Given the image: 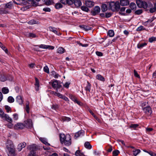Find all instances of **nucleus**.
I'll use <instances>...</instances> for the list:
<instances>
[{"label":"nucleus","mask_w":156,"mask_h":156,"mask_svg":"<svg viewBox=\"0 0 156 156\" xmlns=\"http://www.w3.org/2000/svg\"><path fill=\"white\" fill-rule=\"evenodd\" d=\"M57 51L58 53L62 54L65 52V49L62 47H60L58 49Z\"/></svg>","instance_id":"2f4dec72"},{"label":"nucleus","mask_w":156,"mask_h":156,"mask_svg":"<svg viewBox=\"0 0 156 156\" xmlns=\"http://www.w3.org/2000/svg\"><path fill=\"white\" fill-rule=\"evenodd\" d=\"M96 54L98 56H101L103 55V53L99 51H97L96 52Z\"/></svg>","instance_id":"0e129e2a"},{"label":"nucleus","mask_w":156,"mask_h":156,"mask_svg":"<svg viewBox=\"0 0 156 156\" xmlns=\"http://www.w3.org/2000/svg\"><path fill=\"white\" fill-rule=\"evenodd\" d=\"M29 109L30 108L29 104H28L27 105H26V106L25 110L27 113H29Z\"/></svg>","instance_id":"680f3d73"},{"label":"nucleus","mask_w":156,"mask_h":156,"mask_svg":"<svg viewBox=\"0 0 156 156\" xmlns=\"http://www.w3.org/2000/svg\"><path fill=\"white\" fill-rule=\"evenodd\" d=\"M139 126L138 124H131L129 126L130 128H132L135 129Z\"/></svg>","instance_id":"a19ab883"},{"label":"nucleus","mask_w":156,"mask_h":156,"mask_svg":"<svg viewBox=\"0 0 156 156\" xmlns=\"http://www.w3.org/2000/svg\"><path fill=\"white\" fill-rule=\"evenodd\" d=\"M8 101L10 103H12L14 102V99L12 96H9L8 98Z\"/></svg>","instance_id":"58836bf2"},{"label":"nucleus","mask_w":156,"mask_h":156,"mask_svg":"<svg viewBox=\"0 0 156 156\" xmlns=\"http://www.w3.org/2000/svg\"><path fill=\"white\" fill-rule=\"evenodd\" d=\"M36 83L35 84V86H36V89L37 90H39V82L38 79L37 78H35Z\"/></svg>","instance_id":"bb28decb"},{"label":"nucleus","mask_w":156,"mask_h":156,"mask_svg":"<svg viewBox=\"0 0 156 156\" xmlns=\"http://www.w3.org/2000/svg\"><path fill=\"white\" fill-rule=\"evenodd\" d=\"M69 98L74 102H75L77 100V98L75 96L72 94H69Z\"/></svg>","instance_id":"c9c22d12"},{"label":"nucleus","mask_w":156,"mask_h":156,"mask_svg":"<svg viewBox=\"0 0 156 156\" xmlns=\"http://www.w3.org/2000/svg\"><path fill=\"white\" fill-rule=\"evenodd\" d=\"M24 127L25 126L24 124L20 123L16 124L15 126V129H23Z\"/></svg>","instance_id":"a211bd4d"},{"label":"nucleus","mask_w":156,"mask_h":156,"mask_svg":"<svg viewBox=\"0 0 156 156\" xmlns=\"http://www.w3.org/2000/svg\"><path fill=\"white\" fill-rule=\"evenodd\" d=\"M149 154L151 156H156V154L151 151H150Z\"/></svg>","instance_id":"774afa93"},{"label":"nucleus","mask_w":156,"mask_h":156,"mask_svg":"<svg viewBox=\"0 0 156 156\" xmlns=\"http://www.w3.org/2000/svg\"><path fill=\"white\" fill-rule=\"evenodd\" d=\"M60 138L61 143L62 144L64 143L66 146H69L71 144V137L69 134L65 135L64 134H61Z\"/></svg>","instance_id":"f03ea898"},{"label":"nucleus","mask_w":156,"mask_h":156,"mask_svg":"<svg viewBox=\"0 0 156 156\" xmlns=\"http://www.w3.org/2000/svg\"><path fill=\"white\" fill-rule=\"evenodd\" d=\"M73 4H74L75 5L78 7L82 5V2L80 0H73Z\"/></svg>","instance_id":"aec40b11"},{"label":"nucleus","mask_w":156,"mask_h":156,"mask_svg":"<svg viewBox=\"0 0 156 156\" xmlns=\"http://www.w3.org/2000/svg\"><path fill=\"white\" fill-rule=\"evenodd\" d=\"M134 75L135 76H136L138 78L140 77V76H139V75H138L137 72L136 71V70L135 69H134Z\"/></svg>","instance_id":"052dcab7"},{"label":"nucleus","mask_w":156,"mask_h":156,"mask_svg":"<svg viewBox=\"0 0 156 156\" xmlns=\"http://www.w3.org/2000/svg\"><path fill=\"white\" fill-rule=\"evenodd\" d=\"M156 41V37H152L149 39V41L150 43H152L154 41Z\"/></svg>","instance_id":"de8ad7c7"},{"label":"nucleus","mask_w":156,"mask_h":156,"mask_svg":"<svg viewBox=\"0 0 156 156\" xmlns=\"http://www.w3.org/2000/svg\"><path fill=\"white\" fill-rule=\"evenodd\" d=\"M137 6L140 8H143L144 9L148 7L149 5L145 1L141 0H137L136 2Z\"/></svg>","instance_id":"39448f33"},{"label":"nucleus","mask_w":156,"mask_h":156,"mask_svg":"<svg viewBox=\"0 0 156 156\" xmlns=\"http://www.w3.org/2000/svg\"><path fill=\"white\" fill-rule=\"evenodd\" d=\"M142 12V10L141 9H139L137 10H136L135 12V13L137 15H140L141 14Z\"/></svg>","instance_id":"6e6d98bb"},{"label":"nucleus","mask_w":156,"mask_h":156,"mask_svg":"<svg viewBox=\"0 0 156 156\" xmlns=\"http://www.w3.org/2000/svg\"><path fill=\"white\" fill-rule=\"evenodd\" d=\"M84 147L87 149H90L92 148V146L88 142H86L84 144Z\"/></svg>","instance_id":"c756f323"},{"label":"nucleus","mask_w":156,"mask_h":156,"mask_svg":"<svg viewBox=\"0 0 156 156\" xmlns=\"http://www.w3.org/2000/svg\"><path fill=\"white\" fill-rule=\"evenodd\" d=\"M120 5L119 2H112L109 4V8L113 12L118 11L120 10Z\"/></svg>","instance_id":"7ed1b4c3"},{"label":"nucleus","mask_w":156,"mask_h":156,"mask_svg":"<svg viewBox=\"0 0 156 156\" xmlns=\"http://www.w3.org/2000/svg\"><path fill=\"white\" fill-rule=\"evenodd\" d=\"M2 92L4 94H7L9 93V90L6 87H4L2 89Z\"/></svg>","instance_id":"f704fd0d"},{"label":"nucleus","mask_w":156,"mask_h":156,"mask_svg":"<svg viewBox=\"0 0 156 156\" xmlns=\"http://www.w3.org/2000/svg\"><path fill=\"white\" fill-rule=\"evenodd\" d=\"M76 43L78 44L80 46H82L83 47H87L88 46V44H83L81 43H80L79 41H77Z\"/></svg>","instance_id":"a18cd8bd"},{"label":"nucleus","mask_w":156,"mask_h":156,"mask_svg":"<svg viewBox=\"0 0 156 156\" xmlns=\"http://www.w3.org/2000/svg\"><path fill=\"white\" fill-rule=\"evenodd\" d=\"M16 101L19 105H22L23 102L22 96L20 95L17 96L16 97Z\"/></svg>","instance_id":"dca6fc26"},{"label":"nucleus","mask_w":156,"mask_h":156,"mask_svg":"<svg viewBox=\"0 0 156 156\" xmlns=\"http://www.w3.org/2000/svg\"><path fill=\"white\" fill-rule=\"evenodd\" d=\"M40 48L43 49H49L53 50L54 48V47L50 45H46L44 44H41L38 46Z\"/></svg>","instance_id":"4468645a"},{"label":"nucleus","mask_w":156,"mask_h":156,"mask_svg":"<svg viewBox=\"0 0 156 156\" xmlns=\"http://www.w3.org/2000/svg\"><path fill=\"white\" fill-rule=\"evenodd\" d=\"M24 125L25 127L27 128H31L33 126V123L32 120L29 119L24 122Z\"/></svg>","instance_id":"6e6552de"},{"label":"nucleus","mask_w":156,"mask_h":156,"mask_svg":"<svg viewBox=\"0 0 156 156\" xmlns=\"http://www.w3.org/2000/svg\"><path fill=\"white\" fill-rule=\"evenodd\" d=\"M87 85L85 87V90L87 92H90L91 88V84L88 81H87Z\"/></svg>","instance_id":"cd10ccee"},{"label":"nucleus","mask_w":156,"mask_h":156,"mask_svg":"<svg viewBox=\"0 0 156 156\" xmlns=\"http://www.w3.org/2000/svg\"><path fill=\"white\" fill-rule=\"evenodd\" d=\"M28 36L30 38H34L36 37V35L33 33H29L28 34Z\"/></svg>","instance_id":"49530a36"},{"label":"nucleus","mask_w":156,"mask_h":156,"mask_svg":"<svg viewBox=\"0 0 156 156\" xmlns=\"http://www.w3.org/2000/svg\"><path fill=\"white\" fill-rule=\"evenodd\" d=\"M39 140L43 143L46 145H49V144L47 141V140L46 138H44L41 137L39 138Z\"/></svg>","instance_id":"393cba45"},{"label":"nucleus","mask_w":156,"mask_h":156,"mask_svg":"<svg viewBox=\"0 0 156 156\" xmlns=\"http://www.w3.org/2000/svg\"><path fill=\"white\" fill-rule=\"evenodd\" d=\"M13 119L14 120H16L18 119V115L17 113H15L13 115Z\"/></svg>","instance_id":"3c124183"},{"label":"nucleus","mask_w":156,"mask_h":156,"mask_svg":"<svg viewBox=\"0 0 156 156\" xmlns=\"http://www.w3.org/2000/svg\"><path fill=\"white\" fill-rule=\"evenodd\" d=\"M112 150V147L111 146H109L107 150L108 152H110Z\"/></svg>","instance_id":"e2e57ef3"},{"label":"nucleus","mask_w":156,"mask_h":156,"mask_svg":"<svg viewBox=\"0 0 156 156\" xmlns=\"http://www.w3.org/2000/svg\"><path fill=\"white\" fill-rule=\"evenodd\" d=\"M9 123H8L6 125L7 126V127L9 128H11L13 126V124L12 123V122H8Z\"/></svg>","instance_id":"603ef678"},{"label":"nucleus","mask_w":156,"mask_h":156,"mask_svg":"<svg viewBox=\"0 0 156 156\" xmlns=\"http://www.w3.org/2000/svg\"><path fill=\"white\" fill-rule=\"evenodd\" d=\"M60 2L61 3L64 5H71L73 4V0H60Z\"/></svg>","instance_id":"2eb2a0df"},{"label":"nucleus","mask_w":156,"mask_h":156,"mask_svg":"<svg viewBox=\"0 0 156 156\" xmlns=\"http://www.w3.org/2000/svg\"><path fill=\"white\" fill-rule=\"evenodd\" d=\"M1 118L4 119L5 120L8 122H13L12 119L8 115L4 113Z\"/></svg>","instance_id":"9d476101"},{"label":"nucleus","mask_w":156,"mask_h":156,"mask_svg":"<svg viewBox=\"0 0 156 156\" xmlns=\"http://www.w3.org/2000/svg\"><path fill=\"white\" fill-rule=\"evenodd\" d=\"M147 44V43H139L137 44V48H138L141 49L142 48L146 46Z\"/></svg>","instance_id":"7c9ffc66"},{"label":"nucleus","mask_w":156,"mask_h":156,"mask_svg":"<svg viewBox=\"0 0 156 156\" xmlns=\"http://www.w3.org/2000/svg\"><path fill=\"white\" fill-rule=\"evenodd\" d=\"M143 110L145 113L147 115H151L152 113L151 108L149 106L144 108Z\"/></svg>","instance_id":"0eeeda50"},{"label":"nucleus","mask_w":156,"mask_h":156,"mask_svg":"<svg viewBox=\"0 0 156 156\" xmlns=\"http://www.w3.org/2000/svg\"><path fill=\"white\" fill-rule=\"evenodd\" d=\"M6 151L8 156H15L16 155L15 148L13 143L10 140L6 144Z\"/></svg>","instance_id":"f257e3e1"},{"label":"nucleus","mask_w":156,"mask_h":156,"mask_svg":"<svg viewBox=\"0 0 156 156\" xmlns=\"http://www.w3.org/2000/svg\"><path fill=\"white\" fill-rule=\"evenodd\" d=\"M96 78L100 81H105V78L101 75L100 74H98L96 76Z\"/></svg>","instance_id":"c85d7f7f"},{"label":"nucleus","mask_w":156,"mask_h":156,"mask_svg":"<svg viewBox=\"0 0 156 156\" xmlns=\"http://www.w3.org/2000/svg\"><path fill=\"white\" fill-rule=\"evenodd\" d=\"M26 145V144L23 142V143L19 144L18 146L17 149L19 151H21L22 149Z\"/></svg>","instance_id":"6ab92c4d"},{"label":"nucleus","mask_w":156,"mask_h":156,"mask_svg":"<svg viewBox=\"0 0 156 156\" xmlns=\"http://www.w3.org/2000/svg\"><path fill=\"white\" fill-rule=\"evenodd\" d=\"M6 77L7 80H9L10 81H12L13 80V78L11 75H8Z\"/></svg>","instance_id":"13d9d810"},{"label":"nucleus","mask_w":156,"mask_h":156,"mask_svg":"<svg viewBox=\"0 0 156 156\" xmlns=\"http://www.w3.org/2000/svg\"><path fill=\"white\" fill-rule=\"evenodd\" d=\"M79 27L81 28H82L86 31H88L91 30L92 29L91 27L86 25H80Z\"/></svg>","instance_id":"412c9836"},{"label":"nucleus","mask_w":156,"mask_h":156,"mask_svg":"<svg viewBox=\"0 0 156 156\" xmlns=\"http://www.w3.org/2000/svg\"><path fill=\"white\" fill-rule=\"evenodd\" d=\"M84 131L83 130L79 131L75 134L74 138L75 139H76L79 136H83L84 135Z\"/></svg>","instance_id":"9b49d317"},{"label":"nucleus","mask_w":156,"mask_h":156,"mask_svg":"<svg viewBox=\"0 0 156 156\" xmlns=\"http://www.w3.org/2000/svg\"><path fill=\"white\" fill-rule=\"evenodd\" d=\"M44 71L47 73H49V69L48 67L47 66H45L44 68Z\"/></svg>","instance_id":"864d4df0"},{"label":"nucleus","mask_w":156,"mask_h":156,"mask_svg":"<svg viewBox=\"0 0 156 156\" xmlns=\"http://www.w3.org/2000/svg\"><path fill=\"white\" fill-rule=\"evenodd\" d=\"M140 152V150L138 149H137L133 151V154L135 156H136Z\"/></svg>","instance_id":"4c0bfd02"},{"label":"nucleus","mask_w":156,"mask_h":156,"mask_svg":"<svg viewBox=\"0 0 156 156\" xmlns=\"http://www.w3.org/2000/svg\"><path fill=\"white\" fill-rule=\"evenodd\" d=\"M5 109L6 110L7 112L8 113L9 112H11V110L10 107L8 105H5Z\"/></svg>","instance_id":"09e8293b"},{"label":"nucleus","mask_w":156,"mask_h":156,"mask_svg":"<svg viewBox=\"0 0 156 156\" xmlns=\"http://www.w3.org/2000/svg\"><path fill=\"white\" fill-rule=\"evenodd\" d=\"M120 4L122 6L128 5L129 4V2L128 0H121Z\"/></svg>","instance_id":"4be33fe9"},{"label":"nucleus","mask_w":156,"mask_h":156,"mask_svg":"<svg viewBox=\"0 0 156 156\" xmlns=\"http://www.w3.org/2000/svg\"><path fill=\"white\" fill-rule=\"evenodd\" d=\"M8 13V11L5 9H0V14H7Z\"/></svg>","instance_id":"e433bc0d"},{"label":"nucleus","mask_w":156,"mask_h":156,"mask_svg":"<svg viewBox=\"0 0 156 156\" xmlns=\"http://www.w3.org/2000/svg\"><path fill=\"white\" fill-rule=\"evenodd\" d=\"M108 35L110 37H113L114 35V31L112 30H109L108 32Z\"/></svg>","instance_id":"ea45409f"},{"label":"nucleus","mask_w":156,"mask_h":156,"mask_svg":"<svg viewBox=\"0 0 156 156\" xmlns=\"http://www.w3.org/2000/svg\"><path fill=\"white\" fill-rule=\"evenodd\" d=\"M49 83L52 85L53 88H56L57 91H58L57 89L60 88L62 87L60 83H58V81L57 80H54L52 82L51 81L49 82Z\"/></svg>","instance_id":"423d86ee"},{"label":"nucleus","mask_w":156,"mask_h":156,"mask_svg":"<svg viewBox=\"0 0 156 156\" xmlns=\"http://www.w3.org/2000/svg\"><path fill=\"white\" fill-rule=\"evenodd\" d=\"M12 2H9L7 3L5 5V7L6 8H9V9H11L12 7Z\"/></svg>","instance_id":"8fccbe9b"},{"label":"nucleus","mask_w":156,"mask_h":156,"mask_svg":"<svg viewBox=\"0 0 156 156\" xmlns=\"http://www.w3.org/2000/svg\"><path fill=\"white\" fill-rule=\"evenodd\" d=\"M55 7L57 9H59L60 8H61L62 7L63 5L61 4V3L60 2H58L56 3L55 5Z\"/></svg>","instance_id":"72a5a7b5"},{"label":"nucleus","mask_w":156,"mask_h":156,"mask_svg":"<svg viewBox=\"0 0 156 156\" xmlns=\"http://www.w3.org/2000/svg\"><path fill=\"white\" fill-rule=\"evenodd\" d=\"M7 80V77L5 74L0 75V81L2 82H4Z\"/></svg>","instance_id":"a878e982"},{"label":"nucleus","mask_w":156,"mask_h":156,"mask_svg":"<svg viewBox=\"0 0 156 156\" xmlns=\"http://www.w3.org/2000/svg\"><path fill=\"white\" fill-rule=\"evenodd\" d=\"M81 9L83 11H85L86 12H88L89 11V9L87 7L85 6H81Z\"/></svg>","instance_id":"79ce46f5"},{"label":"nucleus","mask_w":156,"mask_h":156,"mask_svg":"<svg viewBox=\"0 0 156 156\" xmlns=\"http://www.w3.org/2000/svg\"><path fill=\"white\" fill-rule=\"evenodd\" d=\"M148 8L150 9L149 11L151 13H153L155 12L156 10V2L154 3L153 7L152 4H149Z\"/></svg>","instance_id":"f8f14e48"},{"label":"nucleus","mask_w":156,"mask_h":156,"mask_svg":"<svg viewBox=\"0 0 156 156\" xmlns=\"http://www.w3.org/2000/svg\"><path fill=\"white\" fill-rule=\"evenodd\" d=\"M100 9L98 6L94 7V9L91 11V13L93 16H95L100 12Z\"/></svg>","instance_id":"1a4fd4ad"},{"label":"nucleus","mask_w":156,"mask_h":156,"mask_svg":"<svg viewBox=\"0 0 156 156\" xmlns=\"http://www.w3.org/2000/svg\"><path fill=\"white\" fill-rule=\"evenodd\" d=\"M112 15L111 12H107L105 13V18H108L110 17Z\"/></svg>","instance_id":"4d7b16f0"},{"label":"nucleus","mask_w":156,"mask_h":156,"mask_svg":"<svg viewBox=\"0 0 156 156\" xmlns=\"http://www.w3.org/2000/svg\"><path fill=\"white\" fill-rule=\"evenodd\" d=\"M129 7L132 10H135L136 7V4L133 2H131L130 3L129 5Z\"/></svg>","instance_id":"473e14b6"},{"label":"nucleus","mask_w":156,"mask_h":156,"mask_svg":"<svg viewBox=\"0 0 156 156\" xmlns=\"http://www.w3.org/2000/svg\"><path fill=\"white\" fill-rule=\"evenodd\" d=\"M101 7V11L102 12H105L108 10V6L106 4H102Z\"/></svg>","instance_id":"b1692460"},{"label":"nucleus","mask_w":156,"mask_h":156,"mask_svg":"<svg viewBox=\"0 0 156 156\" xmlns=\"http://www.w3.org/2000/svg\"><path fill=\"white\" fill-rule=\"evenodd\" d=\"M43 10L45 12H50L51 11V9L49 8H44Z\"/></svg>","instance_id":"338daca9"},{"label":"nucleus","mask_w":156,"mask_h":156,"mask_svg":"<svg viewBox=\"0 0 156 156\" xmlns=\"http://www.w3.org/2000/svg\"><path fill=\"white\" fill-rule=\"evenodd\" d=\"M28 23L30 25H32L36 23V21L34 20H32L29 21Z\"/></svg>","instance_id":"5fc2aeb1"},{"label":"nucleus","mask_w":156,"mask_h":156,"mask_svg":"<svg viewBox=\"0 0 156 156\" xmlns=\"http://www.w3.org/2000/svg\"><path fill=\"white\" fill-rule=\"evenodd\" d=\"M28 149H30V151L28 156H35L37 147L35 144L30 145L28 146Z\"/></svg>","instance_id":"20e7f679"},{"label":"nucleus","mask_w":156,"mask_h":156,"mask_svg":"<svg viewBox=\"0 0 156 156\" xmlns=\"http://www.w3.org/2000/svg\"><path fill=\"white\" fill-rule=\"evenodd\" d=\"M1 48L5 51L6 53L8 54V50L7 48L5 47L4 45H3V47H2Z\"/></svg>","instance_id":"bf43d9fd"},{"label":"nucleus","mask_w":156,"mask_h":156,"mask_svg":"<svg viewBox=\"0 0 156 156\" xmlns=\"http://www.w3.org/2000/svg\"><path fill=\"white\" fill-rule=\"evenodd\" d=\"M70 84V83L66 82L64 85V87L66 88H68L69 87V86Z\"/></svg>","instance_id":"69168bd1"},{"label":"nucleus","mask_w":156,"mask_h":156,"mask_svg":"<svg viewBox=\"0 0 156 156\" xmlns=\"http://www.w3.org/2000/svg\"><path fill=\"white\" fill-rule=\"evenodd\" d=\"M119 153V151L118 150H115L112 152L113 156H117Z\"/></svg>","instance_id":"37998d69"},{"label":"nucleus","mask_w":156,"mask_h":156,"mask_svg":"<svg viewBox=\"0 0 156 156\" xmlns=\"http://www.w3.org/2000/svg\"><path fill=\"white\" fill-rule=\"evenodd\" d=\"M54 94L55 95L59 97V98L62 99H63L66 101H69V99L68 98L59 93L55 92Z\"/></svg>","instance_id":"ddd939ff"},{"label":"nucleus","mask_w":156,"mask_h":156,"mask_svg":"<svg viewBox=\"0 0 156 156\" xmlns=\"http://www.w3.org/2000/svg\"><path fill=\"white\" fill-rule=\"evenodd\" d=\"M145 30V28L142 26H140L138 27L136 29V30L137 31H140L142 30Z\"/></svg>","instance_id":"c03bdc74"},{"label":"nucleus","mask_w":156,"mask_h":156,"mask_svg":"<svg viewBox=\"0 0 156 156\" xmlns=\"http://www.w3.org/2000/svg\"><path fill=\"white\" fill-rule=\"evenodd\" d=\"M94 2L90 1H86L85 4L87 7H91L94 5Z\"/></svg>","instance_id":"5701e85b"},{"label":"nucleus","mask_w":156,"mask_h":156,"mask_svg":"<svg viewBox=\"0 0 156 156\" xmlns=\"http://www.w3.org/2000/svg\"><path fill=\"white\" fill-rule=\"evenodd\" d=\"M49 30L53 32L55 34H56L57 35H60L61 34L59 33L57 31V29L54 27H50L49 28Z\"/></svg>","instance_id":"f3484780"}]
</instances>
